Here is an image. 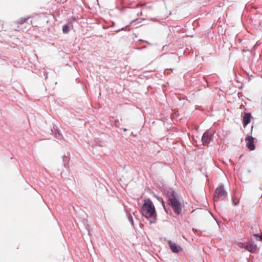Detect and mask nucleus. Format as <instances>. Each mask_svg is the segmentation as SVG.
Segmentation results:
<instances>
[{
	"label": "nucleus",
	"mask_w": 262,
	"mask_h": 262,
	"mask_svg": "<svg viewBox=\"0 0 262 262\" xmlns=\"http://www.w3.org/2000/svg\"><path fill=\"white\" fill-rule=\"evenodd\" d=\"M142 214L146 218L150 217L154 220L156 219V210L155 206L150 199L145 201L141 209Z\"/></svg>",
	"instance_id": "obj_2"
},
{
	"label": "nucleus",
	"mask_w": 262,
	"mask_h": 262,
	"mask_svg": "<svg viewBox=\"0 0 262 262\" xmlns=\"http://www.w3.org/2000/svg\"><path fill=\"white\" fill-rule=\"evenodd\" d=\"M168 244L171 251L174 253H178L182 250L181 247L171 241H168Z\"/></svg>",
	"instance_id": "obj_7"
},
{
	"label": "nucleus",
	"mask_w": 262,
	"mask_h": 262,
	"mask_svg": "<svg viewBox=\"0 0 262 262\" xmlns=\"http://www.w3.org/2000/svg\"><path fill=\"white\" fill-rule=\"evenodd\" d=\"M228 193L223 185L217 187L215 191V195L213 196L214 202L225 201L227 199Z\"/></svg>",
	"instance_id": "obj_3"
},
{
	"label": "nucleus",
	"mask_w": 262,
	"mask_h": 262,
	"mask_svg": "<svg viewBox=\"0 0 262 262\" xmlns=\"http://www.w3.org/2000/svg\"><path fill=\"white\" fill-rule=\"evenodd\" d=\"M126 128H124V131H126Z\"/></svg>",
	"instance_id": "obj_19"
},
{
	"label": "nucleus",
	"mask_w": 262,
	"mask_h": 262,
	"mask_svg": "<svg viewBox=\"0 0 262 262\" xmlns=\"http://www.w3.org/2000/svg\"><path fill=\"white\" fill-rule=\"evenodd\" d=\"M28 19V17L21 18L18 20V23L19 24H22L24 23Z\"/></svg>",
	"instance_id": "obj_14"
},
{
	"label": "nucleus",
	"mask_w": 262,
	"mask_h": 262,
	"mask_svg": "<svg viewBox=\"0 0 262 262\" xmlns=\"http://www.w3.org/2000/svg\"><path fill=\"white\" fill-rule=\"evenodd\" d=\"M63 164L64 167H66L67 164L69 161V158L68 156L65 155L62 156Z\"/></svg>",
	"instance_id": "obj_10"
},
{
	"label": "nucleus",
	"mask_w": 262,
	"mask_h": 262,
	"mask_svg": "<svg viewBox=\"0 0 262 262\" xmlns=\"http://www.w3.org/2000/svg\"><path fill=\"white\" fill-rule=\"evenodd\" d=\"M149 222L150 224H152V223H155V221H149Z\"/></svg>",
	"instance_id": "obj_17"
},
{
	"label": "nucleus",
	"mask_w": 262,
	"mask_h": 262,
	"mask_svg": "<svg viewBox=\"0 0 262 262\" xmlns=\"http://www.w3.org/2000/svg\"><path fill=\"white\" fill-rule=\"evenodd\" d=\"M62 32L64 34H67L69 32V27L68 25H64L63 26Z\"/></svg>",
	"instance_id": "obj_11"
},
{
	"label": "nucleus",
	"mask_w": 262,
	"mask_h": 262,
	"mask_svg": "<svg viewBox=\"0 0 262 262\" xmlns=\"http://www.w3.org/2000/svg\"><path fill=\"white\" fill-rule=\"evenodd\" d=\"M51 132L54 135L55 137L58 139H61L62 138V135L60 133L59 130L56 127H53V130H51Z\"/></svg>",
	"instance_id": "obj_9"
},
{
	"label": "nucleus",
	"mask_w": 262,
	"mask_h": 262,
	"mask_svg": "<svg viewBox=\"0 0 262 262\" xmlns=\"http://www.w3.org/2000/svg\"><path fill=\"white\" fill-rule=\"evenodd\" d=\"M202 141L204 146L212 145L213 144V135L208 131L205 132L202 136Z\"/></svg>",
	"instance_id": "obj_4"
},
{
	"label": "nucleus",
	"mask_w": 262,
	"mask_h": 262,
	"mask_svg": "<svg viewBox=\"0 0 262 262\" xmlns=\"http://www.w3.org/2000/svg\"><path fill=\"white\" fill-rule=\"evenodd\" d=\"M253 236L255 237V239L258 241H262V235L258 234H254Z\"/></svg>",
	"instance_id": "obj_13"
},
{
	"label": "nucleus",
	"mask_w": 262,
	"mask_h": 262,
	"mask_svg": "<svg viewBox=\"0 0 262 262\" xmlns=\"http://www.w3.org/2000/svg\"><path fill=\"white\" fill-rule=\"evenodd\" d=\"M127 216L129 222L132 224L133 226H134V221L131 214L129 213H127Z\"/></svg>",
	"instance_id": "obj_12"
},
{
	"label": "nucleus",
	"mask_w": 262,
	"mask_h": 262,
	"mask_svg": "<svg viewBox=\"0 0 262 262\" xmlns=\"http://www.w3.org/2000/svg\"><path fill=\"white\" fill-rule=\"evenodd\" d=\"M232 200H233V204L234 206H236L237 205V203L234 201V199L232 198Z\"/></svg>",
	"instance_id": "obj_15"
},
{
	"label": "nucleus",
	"mask_w": 262,
	"mask_h": 262,
	"mask_svg": "<svg viewBox=\"0 0 262 262\" xmlns=\"http://www.w3.org/2000/svg\"><path fill=\"white\" fill-rule=\"evenodd\" d=\"M87 228H88V232H89V234H90V231L89 230V225H87Z\"/></svg>",
	"instance_id": "obj_18"
},
{
	"label": "nucleus",
	"mask_w": 262,
	"mask_h": 262,
	"mask_svg": "<svg viewBox=\"0 0 262 262\" xmlns=\"http://www.w3.org/2000/svg\"><path fill=\"white\" fill-rule=\"evenodd\" d=\"M251 115L250 113H245L243 119V124L244 127L247 125L250 122Z\"/></svg>",
	"instance_id": "obj_8"
},
{
	"label": "nucleus",
	"mask_w": 262,
	"mask_h": 262,
	"mask_svg": "<svg viewBox=\"0 0 262 262\" xmlns=\"http://www.w3.org/2000/svg\"><path fill=\"white\" fill-rule=\"evenodd\" d=\"M168 204L171 207L174 212L179 215L182 210V203L179 200L177 193L172 190L168 191L166 193Z\"/></svg>",
	"instance_id": "obj_1"
},
{
	"label": "nucleus",
	"mask_w": 262,
	"mask_h": 262,
	"mask_svg": "<svg viewBox=\"0 0 262 262\" xmlns=\"http://www.w3.org/2000/svg\"><path fill=\"white\" fill-rule=\"evenodd\" d=\"M121 30H125V28L124 27H123V28L119 29L118 30H117V32H119V31H120Z\"/></svg>",
	"instance_id": "obj_16"
},
{
	"label": "nucleus",
	"mask_w": 262,
	"mask_h": 262,
	"mask_svg": "<svg viewBox=\"0 0 262 262\" xmlns=\"http://www.w3.org/2000/svg\"><path fill=\"white\" fill-rule=\"evenodd\" d=\"M245 140L246 141V146L250 150H253L255 148L254 144V138L250 136H247L246 137Z\"/></svg>",
	"instance_id": "obj_5"
},
{
	"label": "nucleus",
	"mask_w": 262,
	"mask_h": 262,
	"mask_svg": "<svg viewBox=\"0 0 262 262\" xmlns=\"http://www.w3.org/2000/svg\"><path fill=\"white\" fill-rule=\"evenodd\" d=\"M245 249L251 253H255L257 250V245L251 242H248L245 246Z\"/></svg>",
	"instance_id": "obj_6"
}]
</instances>
